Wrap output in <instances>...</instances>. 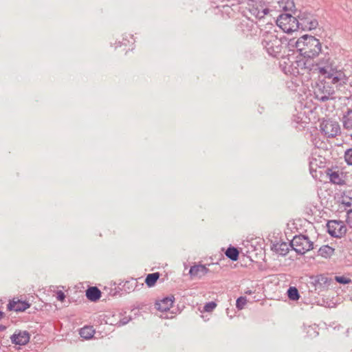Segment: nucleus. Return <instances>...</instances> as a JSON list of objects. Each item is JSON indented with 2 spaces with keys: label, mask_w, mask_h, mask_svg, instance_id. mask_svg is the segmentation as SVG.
Returning <instances> with one entry per match:
<instances>
[{
  "label": "nucleus",
  "mask_w": 352,
  "mask_h": 352,
  "mask_svg": "<svg viewBox=\"0 0 352 352\" xmlns=\"http://www.w3.org/2000/svg\"><path fill=\"white\" fill-rule=\"evenodd\" d=\"M280 67L285 74L292 76L304 75L311 72L325 74L327 72L325 67H321L320 63L304 56L297 58L294 60H291L289 58L283 60L280 63Z\"/></svg>",
  "instance_id": "nucleus-1"
},
{
  "label": "nucleus",
  "mask_w": 352,
  "mask_h": 352,
  "mask_svg": "<svg viewBox=\"0 0 352 352\" xmlns=\"http://www.w3.org/2000/svg\"><path fill=\"white\" fill-rule=\"evenodd\" d=\"M243 6V14L250 19L261 20L271 12L270 2L265 0H244L241 3Z\"/></svg>",
  "instance_id": "nucleus-2"
},
{
  "label": "nucleus",
  "mask_w": 352,
  "mask_h": 352,
  "mask_svg": "<svg viewBox=\"0 0 352 352\" xmlns=\"http://www.w3.org/2000/svg\"><path fill=\"white\" fill-rule=\"evenodd\" d=\"M295 47L301 56L312 59L321 52V43L314 36L307 34L300 37L295 43Z\"/></svg>",
  "instance_id": "nucleus-3"
},
{
  "label": "nucleus",
  "mask_w": 352,
  "mask_h": 352,
  "mask_svg": "<svg viewBox=\"0 0 352 352\" xmlns=\"http://www.w3.org/2000/svg\"><path fill=\"white\" fill-rule=\"evenodd\" d=\"M261 45L265 52L272 57H278L283 47L281 39L278 36L274 28H270L269 30L263 33Z\"/></svg>",
  "instance_id": "nucleus-4"
},
{
  "label": "nucleus",
  "mask_w": 352,
  "mask_h": 352,
  "mask_svg": "<svg viewBox=\"0 0 352 352\" xmlns=\"http://www.w3.org/2000/svg\"><path fill=\"white\" fill-rule=\"evenodd\" d=\"M276 24L286 33H291L299 30L298 20L291 13L281 14L276 20Z\"/></svg>",
  "instance_id": "nucleus-5"
},
{
  "label": "nucleus",
  "mask_w": 352,
  "mask_h": 352,
  "mask_svg": "<svg viewBox=\"0 0 352 352\" xmlns=\"http://www.w3.org/2000/svg\"><path fill=\"white\" fill-rule=\"evenodd\" d=\"M290 245L296 253L300 255H303L307 252L313 249V243L308 236L305 235L294 236Z\"/></svg>",
  "instance_id": "nucleus-6"
},
{
  "label": "nucleus",
  "mask_w": 352,
  "mask_h": 352,
  "mask_svg": "<svg viewBox=\"0 0 352 352\" xmlns=\"http://www.w3.org/2000/svg\"><path fill=\"white\" fill-rule=\"evenodd\" d=\"M314 94L317 100L324 102L333 99L335 91L333 88L329 83L320 82L316 83Z\"/></svg>",
  "instance_id": "nucleus-7"
},
{
  "label": "nucleus",
  "mask_w": 352,
  "mask_h": 352,
  "mask_svg": "<svg viewBox=\"0 0 352 352\" xmlns=\"http://www.w3.org/2000/svg\"><path fill=\"white\" fill-rule=\"evenodd\" d=\"M299 29L302 30H315L318 25V21L316 18L308 12H300L297 16Z\"/></svg>",
  "instance_id": "nucleus-8"
},
{
  "label": "nucleus",
  "mask_w": 352,
  "mask_h": 352,
  "mask_svg": "<svg viewBox=\"0 0 352 352\" xmlns=\"http://www.w3.org/2000/svg\"><path fill=\"white\" fill-rule=\"evenodd\" d=\"M328 233L333 237L341 238L345 235L346 228L343 222L336 220L328 221L327 224Z\"/></svg>",
  "instance_id": "nucleus-9"
},
{
  "label": "nucleus",
  "mask_w": 352,
  "mask_h": 352,
  "mask_svg": "<svg viewBox=\"0 0 352 352\" xmlns=\"http://www.w3.org/2000/svg\"><path fill=\"white\" fill-rule=\"evenodd\" d=\"M320 130L327 138H333L340 133V127L337 122L324 120L320 124Z\"/></svg>",
  "instance_id": "nucleus-10"
},
{
  "label": "nucleus",
  "mask_w": 352,
  "mask_h": 352,
  "mask_svg": "<svg viewBox=\"0 0 352 352\" xmlns=\"http://www.w3.org/2000/svg\"><path fill=\"white\" fill-rule=\"evenodd\" d=\"M327 69V72L324 75L327 78L331 79V82L333 84H338V85H342L346 83L348 80L347 76L341 70H332L329 66H324Z\"/></svg>",
  "instance_id": "nucleus-11"
},
{
  "label": "nucleus",
  "mask_w": 352,
  "mask_h": 352,
  "mask_svg": "<svg viewBox=\"0 0 352 352\" xmlns=\"http://www.w3.org/2000/svg\"><path fill=\"white\" fill-rule=\"evenodd\" d=\"M332 279L323 275L317 276L312 282L315 291L320 292L330 286Z\"/></svg>",
  "instance_id": "nucleus-12"
},
{
  "label": "nucleus",
  "mask_w": 352,
  "mask_h": 352,
  "mask_svg": "<svg viewBox=\"0 0 352 352\" xmlns=\"http://www.w3.org/2000/svg\"><path fill=\"white\" fill-rule=\"evenodd\" d=\"M10 339L16 345H25L30 341V334L27 331H19L11 336Z\"/></svg>",
  "instance_id": "nucleus-13"
},
{
  "label": "nucleus",
  "mask_w": 352,
  "mask_h": 352,
  "mask_svg": "<svg viewBox=\"0 0 352 352\" xmlns=\"http://www.w3.org/2000/svg\"><path fill=\"white\" fill-rule=\"evenodd\" d=\"M174 300L173 296L165 297L155 302V307L162 312H166L172 307Z\"/></svg>",
  "instance_id": "nucleus-14"
},
{
  "label": "nucleus",
  "mask_w": 352,
  "mask_h": 352,
  "mask_svg": "<svg viewBox=\"0 0 352 352\" xmlns=\"http://www.w3.org/2000/svg\"><path fill=\"white\" fill-rule=\"evenodd\" d=\"M209 272V270L204 265H197L192 266L189 270V274L191 277L201 278Z\"/></svg>",
  "instance_id": "nucleus-15"
},
{
  "label": "nucleus",
  "mask_w": 352,
  "mask_h": 352,
  "mask_svg": "<svg viewBox=\"0 0 352 352\" xmlns=\"http://www.w3.org/2000/svg\"><path fill=\"white\" fill-rule=\"evenodd\" d=\"M30 307V304L23 300H12L8 305V309L15 311H23Z\"/></svg>",
  "instance_id": "nucleus-16"
},
{
  "label": "nucleus",
  "mask_w": 352,
  "mask_h": 352,
  "mask_svg": "<svg viewBox=\"0 0 352 352\" xmlns=\"http://www.w3.org/2000/svg\"><path fill=\"white\" fill-rule=\"evenodd\" d=\"M278 6L280 9L287 13H294L295 4L293 0H280L278 1Z\"/></svg>",
  "instance_id": "nucleus-17"
},
{
  "label": "nucleus",
  "mask_w": 352,
  "mask_h": 352,
  "mask_svg": "<svg viewBox=\"0 0 352 352\" xmlns=\"http://www.w3.org/2000/svg\"><path fill=\"white\" fill-rule=\"evenodd\" d=\"M86 296L89 300L95 302L100 298L101 292L96 287H90L86 291Z\"/></svg>",
  "instance_id": "nucleus-18"
},
{
  "label": "nucleus",
  "mask_w": 352,
  "mask_h": 352,
  "mask_svg": "<svg viewBox=\"0 0 352 352\" xmlns=\"http://www.w3.org/2000/svg\"><path fill=\"white\" fill-rule=\"evenodd\" d=\"M290 244L285 242L277 243L274 245V250L276 254L280 256H285L289 250Z\"/></svg>",
  "instance_id": "nucleus-19"
},
{
  "label": "nucleus",
  "mask_w": 352,
  "mask_h": 352,
  "mask_svg": "<svg viewBox=\"0 0 352 352\" xmlns=\"http://www.w3.org/2000/svg\"><path fill=\"white\" fill-rule=\"evenodd\" d=\"M334 250V248L330 247L328 245H324L319 248L318 252L319 256L325 258H328L333 254Z\"/></svg>",
  "instance_id": "nucleus-20"
},
{
  "label": "nucleus",
  "mask_w": 352,
  "mask_h": 352,
  "mask_svg": "<svg viewBox=\"0 0 352 352\" xmlns=\"http://www.w3.org/2000/svg\"><path fill=\"white\" fill-rule=\"evenodd\" d=\"M343 126L346 129H352V109H348L342 118Z\"/></svg>",
  "instance_id": "nucleus-21"
},
{
  "label": "nucleus",
  "mask_w": 352,
  "mask_h": 352,
  "mask_svg": "<svg viewBox=\"0 0 352 352\" xmlns=\"http://www.w3.org/2000/svg\"><path fill=\"white\" fill-rule=\"evenodd\" d=\"M239 254V252L237 248L232 246L229 247L226 252V256L232 261L238 260Z\"/></svg>",
  "instance_id": "nucleus-22"
},
{
  "label": "nucleus",
  "mask_w": 352,
  "mask_h": 352,
  "mask_svg": "<svg viewBox=\"0 0 352 352\" xmlns=\"http://www.w3.org/2000/svg\"><path fill=\"white\" fill-rule=\"evenodd\" d=\"M159 278L160 274L158 272L149 274L146 277L145 283L148 287H151L155 285Z\"/></svg>",
  "instance_id": "nucleus-23"
},
{
  "label": "nucleus",
  "mask_w": 352,
  "mask_h": 352,
  "mask_svg": "<svg viewBox=\"0 0 352 352\" xmlns=\"http://www.w3.org/2000/svg\"><path fill=\"white\" fill-rule=\"evenodd\" d=\"M94 330L90 327L81 328L79 332L80 336L85 339H89L93 337Z\"/></svg>",
  "instance_id": "nucleus-24"
},
{
  "label": "nucleus",
  "mask_w": 352,
  "mask_h": 352,
  "mask_svg": "<svg viewBox=\"0 0 352 352\" xmlns=\"http://www.w3.org/2000/svg\"><path fill=\"white\" fill-rule=\"evenodd\" d=\"M137 284V280L132 278L131 280H127L124 283V284L123 285V289L124 291L129 293L135 289Z\"/></svg>",
  "instance_id": "nucleus-25"
},
{
  "label": "nucleus",
  "mask_w": 352,
  "mask_h": 352,
  "mask_svg": "<svg viewBox=\"0 0 352 352\" xmlns=\"http://www.w3.org/2000/svg\"><path fill=\"white\" fill-rule=\"evenodd\" d=\"M288 298L292 300H297L300 298L298 290L295 287H290L287 290Z\"/></svg>",
  "instance_id": "nucleus-26"
},
{
  "label": "nucleus",
  "mask_w": 352,
  "mask_h": 352,
  "mask_svg": "<svg viewBox=\"0 0 352 352\" xmlns=\"http://www.w3.org/2000/svg\"><path fill=\"white\" fill-rule=\"evenodd\" d=\"M247 303V298L245 296H240L236 301V307L239 310H241L244 308Z\"/></svg>",
  "instance_id": "nucleus-27"
},
{
  "label": "nucleus",
  "mask_w": 352,
  "mask_h": 352,
  "mask_svg": "<svg viewBox=\"0 0 352 352\" xmlns=\"http://www.w3.org/2000/svg\"><path fill=\"white\" fill-rule=\"evenodd\" d=\"M344 159L348 165L352 166V148L346 150Z\"/></svg>",
  "instance_id": "nucleus-28"
},
{
  "label": "nucleus",
  "mask_w": 352,
  "mask_h": 352,
  "mask_svg": "<svg viewBox=\"0 0 352 352\" xmlns=\"http://www.w3.org/2000/svg\"><path fill=\"white\" fill-rule=\"evenodd\" d=\"M216 307H217V303L212 301V302H207L204 305V309L206 312H210V311H212Z\"/></svg>",
  "instance_id": "nucleus-29"
},
{
  "label": "nucleus",
  "mask_w": 352,
  "mask_h": 352,
  "mask_svg": "<svg viewBox=\"0 0 352 352\" xmlns=\"http://www.w3.org/2000/svg\"><path fill=\"white\" fill-rule=\"evenodd\" d=\"M335 280L336 282L344 285L349 284L351 281L350 278H346L345 276H336Z\"/></svg>",
  "instance_id": "nucleus-30"
},
{
  "label": "nucleus",
  "mask_w": 352,
  "mask_h": 352,
  "mask_svg": "<svg viewBox=\"0 0 352 352\" xmlns=\"http://www.w3.org/2000/svg\"><path fill=\"white\" fill-rule=\"evenodd\" d=\"M316 327L314 326H309L307 327V333L310 337H316L318 335V332L316 331Z\"/></svg>",
  "instance_id": "nucleus-31"
},
{
  "label": "nucleus",
  "mask_w": 352,
  "mask_h": 352,
  "mask_svg": "<svg viewBox=\"0 0 352 352\" xmlns=\"http://www.w3.org/2000/svg\"><path fill=\"white\" fill-rule=\"evenodd\" d=\"M330 180L334 184H338L340 180L339 174L337 172H333L330 174Z\"/></svg>",
  "instance_id": "nucleus-32"
},
{
  "label": "nucleus",
  "mask_w": 352,
  "mask_h": 352,
  "mask_svg": "<svg viewBox=\"0 0 352 352\" xmlns=\"http://www.w3.org/2000/svg\"><path fill=\"white\" fill-rule=\"evenodd\" d=\"M342 204L346 207L351 206H352V198L349 197H343Z\"/></svg>",
  "instance_id": "nucleus-33"
},
{
  "label": "nucleus",
  "mask_w": 352,
  "mask_h": 352,
  "mask_svg": "<svg viewBox=\"0 0 352 352\" xmlns=\"http://www.w3.org/2000/svg\"><path fill=\"white\" fill-rule=\"evenodd\" d=\"M131 317H126L124 316L120 319V320L118 322V324L119 326H123L127 324L131 320Z\"/></svg>",
  "instance_id": "nucleus-34"
},
{
  "label": "nucleus",
  "mask_w": 352,
  "mask_h": 352,
  "mask_svg": "<svg viewBox=\"0 0 352 352\" xmlns=\"http://www.w3.org/2000/svg\"><path fill=\"white\" fill-rule=\"evenodd\" d=\"M346 222L351 227H352V209L347 211Z\"/></svg>",
  "instance_id": "nucleus-35"
},
{
  "label": "nucleus",
  "mask_w": 352,
  "mask_h": 352,
  "mask_svg": "<svg viewBox=\"0 0 352 352\" xmlns=\"http://www.w3.org/2000/svg\"><path fill=\"white\" fill-rule=\"evenodd\" d=\"M56 294H57L56 298L60 301H63L64 299L65 298V295L64 292L60 290L58 291Z\"/></svg>",
  "instance_id": "nucleus-36"
},
{
  "label": "nucleus",
  "mask_w": 352,
  "mask_h": 352,
  "mask_svg": "<svg viewBox=\"0 0 352 352\" xmlns=\"http://www.w3.org/2000/svg\"><path fill=\"white\" fill-rule=\"evenodd\" d=\"M309 164H310V170H311L314 168V166H318V164L316 163V160H314V161L311 160V161H310Z\"/></svg>",
  "instance_id": "nucleus-37"
},
{
  "label": "nucleus",
  "mask_w": 352,
  "mask_h": 352,
  "mask_svg": "<svg viewBox=\"0 0 352 352\" xmlns=\"http://www.w3.org/2000/svg\"><path fill=\"white\" fill-rule=\"evenodd\" d=\"M4 314L3 311H0V320L3 318Z\"/></svg>",
  "instance_id": "nucleus-38"
},
{
  "label": "nucleus",
  "mask_w": 352,
  "mask_h": 352,
  "mask_svg": "<svg viewBox=\"0 0 352 352\" xmlns=\"http://www.w3.org/2000/svg\"><path fill=\"white\" fill-rule=\"evenodd\" d=\"M351 83V85H352V82Z\"/></svg>",
  "instance_id": "nucleus-39"
}]
</instances>
